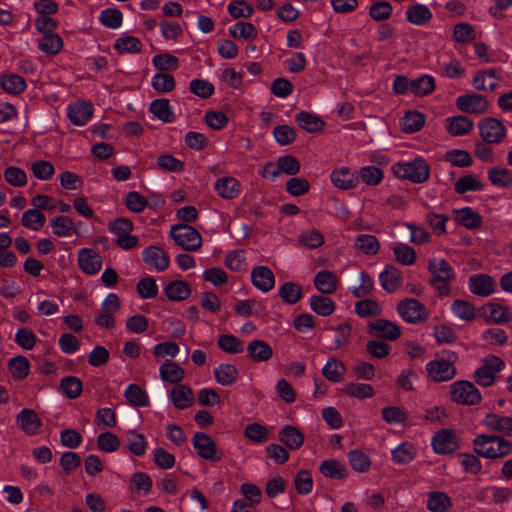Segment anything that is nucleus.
<instances>
[{
  "label": "nucleus",
  "mask_w": 512,
  "mask_h": 512,
  "mask_svg": "<svg viewBox=\"0 0 512 512\" xmlns=\"http://www.w3.org/2000/svg\"><path fill=\"white\" fill-rule=\"evenodd\" d=\"M38 46L42 52L49 55H56L63 47V40L58 34H45L39 40Z\"/></svg>",
  "instance_id": "nucleus-42"
},
{
  "label": "nucleus",
  "mask_w": 512,
  "mask_h": 512,
  "mask_svg": "<svg viewBox=\"0 0 512 512\" xmlns=\"http://www.w3.org/2000/svg\"><path fill=\"white\" fill-rule=\"evenodd\" d=\"M125 398L135 407H142L147 405V394L136 384H130L125 391Z\"/></svg>",
  "instance_id": "nucleus-60"
},
{
  "label": "nucleus",
  "mask_w": 512,
  "mask_h": 512,
  "mask_svg": "<svg viewBox=\"0 0 512 512\" xmlns=\"http://www.w3.org/2000/svg\"><path fill=\"white\" fill-rule=\"evenodd\" d=\"M458 359L456 352H450L448 359L433 360L427 363L426 370L429 378L435 382H445L453 379L457 373L454 362Z\"/></svg>",
  "instance_id": "nucleus-4"
},
{
  "label": "nucleus",
  "mask_w": 512,
  "mask_h": 512,
  "mask_svg": "<svg viewBox=\"0 0 512 512\" xmlns=\"http://www.w3.org/2000/svg\"><path fill=\"white\" fill-rule=\"evenodd\" d=\"M60 389L69 399L78 398L83 391L82 381L75 376H65L60 381Z\"/></svg>",
  "instance_id": "nucleus-36"
},
{
  "label": "nucleus",
  "mask_w": 512,
  "mask_h": 512,
  "mask_svg": "<svg viewBox=\"0 0 512 512\" xmlns=\"http://www.w3.org/2000/svg\"><path fill=\"white\" fill-rule=\"evenodd\" d=\"M238 375L237 368L232 364H221L214 371L216 381L223 386L235 383L238 379Z\"/></svg>",
  "instance_id": "nucleus-37"
},
{
  "label": "nucleus",
  "mask_w": 512,
  "mask_h": 512,
  "mask_svg": "<svg viewBox=\"0 0 512 512\" xmlns=\"http://www.w3.org/2000/svg\"><path fill=\"white\" fill-rule=\"evenodd\" d=\"M194 449L197 455L205 461L216 463L222 460L223 452L207 433L194 432Z\"/></svg>",
  "instance_id": "nucleus-5"
},
{
  "label": "nucleus",
  "mask_w": 512,
  "mask_h": 512,
  "mask_svg": "<svg viewBox=\"0 0 512 512\" xmlns=\"http://www.w3.org/2000/svg\"><path fill=\"white\" fill-rule=\"evenodd\" d=\"M367 333L374 338H382L388 341H395L401 336L400 327L383 318L368 322Z\"/></svg>",
  "instance_id": "nucleus-11"
},
{
  "label": "nucleus",
  "mask_w": 512,
  "mask_h": 512,
  "mask_svg": "<svg viewBox=\"0 0 512 512\" xmlns=\"http://www.w3.org/2000/svg\"><path fill=\"white\" fill-rule=\"evenodd\" d=\"M150 112L164 122H171L173 114L167 99H157L150 104Z\"/></svg>",
  "instance_id": "nucleus-59"
},
{
  "label": "nucleus",
  "mask_w": 512,
  "mask_h": 512,
  "mask_svg": "<svg viewBox=\"0 0 512 512\" xmlns=\"http://www.w3.org/2000/svg\"><path fill=\"white\" fill-rule=\"evenodd\" d=\"M487 177L492 185L500 188H512V171L506 167L494 166L488 170Z\"/></svg>",
  "instance_id": "nucleus-27"
},
{
  "label": "nucleus",
  "mask_w": 512,
  "mask_h": 512,
  "mask_svg": "<svg viewBox=\"0 0 512 512\" xmlns=\"http://www.w3.org/2000/svg\"><path fill=\"white\" fill-rule=\"evenodd\" d=\"M480 136L486 143H500L506 136V128L502 121L494 117L483 118L479 124Z\"/></svg>",
  "instance_id": "nucleus-10"
},
{
  "label": "nucleus",
  "mask_w": 512,
  "mask_h": 512,
  "mask_svg": "<svg viewBox=\"0 0 512 512\" xmlns=\"http://www.w3.org/2000/svg\"><path fill=\"white\" fill-rule=\"evenodd\" d=\"M487 307L490 310L489 320L494 323L505 324L511 321L512 314L507 307L495 303H488Z\"/></svg>",
  "instance_id": "nucleus-64"
},
{
  "label": "nucleus",
  "mask_w": 512,
  "mask_h": 512,
  "mask_svg": "<svg viewBox=\"0 0 512 512\" xmlns=\"http://www.w3.org/2000/svg\"><path fill=\"white\" fill-rule=\"evenodd\" d=\"M504 362L497 356H490L485 359L482 366L474 374L475 382L483 387L493 385L496 374L503 368Z\"/></svg>",
  "instance_id": "nucleus-9"
},
{
  "label": "nucleus",
  "mask_w": 512,
  "mask_h": 512,
  "mask_svg": "<svg viewBox=\"0 0 512 512\" xmlns=\"http://www.w3.org/2000/svg\"><path fill=\"white\" fill-rule=\"evenodd\" d=\"M315 287L323 294H332L336 291V277L327 270L318 272L314 278Z\"/></svg>",
  "instance_id": "nucleus-35"
},
{
  "label": "nucleus",
  "mask_w": 512,
  "mask_h": 512,
  "mask_svg": "<svg viewBox=\"0 0 512 512\" xmlns=\"http://www.w3.org/2000/svg\"><path fill=\"white\" fill-rule=\"evenodd\" d=\"M451 398L462 405H475L481 401L479 390L469 381H457L450 387Z\"/></svg>",
  "instance_id": "nucleus-7"
},
{
  "label": "nucleus",
  "mask_w": 512,
  "mask_h": 512,
  "mask_svg": "<svg viewBox=\"0 0 512 512\" xmlns=\"http://www.w3.org/2000/svg\"><path fill=\"white\" fill-rule=\"evenodd\" d=\"M53 233L58 237H68L76 232L73 220L68 216H57L51 220Z\"/></svg>",
  "instance_id": "nucleus-38"
},
{
  "label": "nucleus",
  "mask_w": 512,
  "mask_h": 512,
  "mask_svg": "<svg viewBox=\"0 0 512 512\" xmlns=\"http://www.w3.org/2000/svg\"><path fill=\"white\" fill-rule=\"evenodd\" d=\"M215 190L220 197L233 199L239 194L240 184L233 177H221L215 183Z\"/></svg>",
  "instance_id": "nucleus-29"
},
{
  "label": "nucleus",
  "mask_w": 512,
  "mask_h": 512,
  "mask_svg": "<svg viewBox=\"0 0 512 512\" xmlns=\"http://www.w3.org/2000/svg\"><path fill=\"white\" fill-rule=\"evenodd\" d=\"M331 181L336 187L346 190L356 186L357 178L348 168H341L332 172Z\"/></svg>",
  "instance_id": "nucleus-39"
},
{
  "label": "nucleus",
  "mask_w": 512,
  "mask_h": 512,
  "mask_svg": "<svg viewBox=\"0 0 512 512\" xmlns=\"http://www.w3.org/2000/svg\"><path fill=\"white\" fill-rule=\"evenodd\" d=\"M160 376L162 380L176 384L183 379L184 371L177 363L166 361L160 367Z\"/></svg>",
  "instance_id": "nucleus-44"
},
{
  "label": "nucleus",
  "mask_w": 512,
  "mask_h": 512,
  "mask_svg": "<svg viewBox=\"0 0 512 512\" xmlns=\"http://www.w3.org/2000/svg\"><path fill=\"white\" fill-rule=\"evenodd\" d=\"M379 281L385 291L393 293L402 284V273L394 266H386L379 275Z\"/></svg>",
  "instance_id": "nucleus-24"
},
{
  "label": "nucleus",
  "mask_w": 512,
  "mask_h": 512,
  "mask_svg": "<svg viewBox=\"0 0 512 512\" xmlns=\"http://www.w3.org/2000/svg\"><path fill=\"white\" fill-rule=\"evenodd\" d=\"M218 347L229 354L242 353L244 350V343L242 340L232 334H222L217 340Z\"/></svg>",
  "instance_id": "nucleus-40"
},
{
  "label": "nucleus",
  "mask_w": 512,
  "mask_h": 512,
  "mask_svg": "<svg viewBox=\"0 0 512 512\" xmlns=\"http://www.w3.org/2000/svg\"><path fill=\"white\" fill-rule=\"evenodd\" d=\"M0 87L8 93L19 94L26 88V82L19 75L7 74L0 77Z\"/></svg>",
  "instance_id": "nucleus-43"
},
{
  "label": "nucleus",
  "mask_w": 512,
  "mask_h": 512,
  "mask_svg": "<svg viewBox=\"0 0 512 512\" xmlns=\"http://www.w3.org/2000/svg\"><path fill=\"white\" fill-rule=\"evenodd\" d=\"M483 184L474 175H466L455 182V191L458 194H464L468 191H477L483 189Z\"/></svg>",
  "instance_id": "nucleus-61"
},
{
  "label": "nucleus",
  "mask_w": 512,
  "mask_h": 512,
  "mask_svg": "<svg viewBox=\"0 0 512 512\" xmlns=\"http://www.w3.org/2000/svg\"><path fill=\"white\" fill-rule=\"evenodd\" d=\"M355 312L362 318L374 317L381 314L382 309L378 302L372 299H364L356 302Z\"/></svg>",
  "instance_id": "nucleus-56"
},
{
  "label": "nucleus",
  "mask_w": 512,
  "mask_h": 512,
  "mask_svg": "<svg viewBox=\"0 0 512 512\" xmlns=\"http://www.w3.org/2000/svg\"><path fill=\"white\" fill-rule=\"evenodd\" d=\"M78 264L86 274H96L101 270L102 257L93 249L83 248L78 252Z\"/></svg>",
  "instance_id": "nucleus-14"
},
{
  "label": "nucleus",
  "mask_w": 512,
  "mask_h": 512,
  "mask_svg": "<svg viewBox=\"0 0 512 512\" xmlns=\"http://www.w3.org/2000/svg\"><path fill=\"white\" fill-rule=\"evenodd\" d=\"M455 212L457 213L456 221L467 229L475 230L482 226L483 220L481 215L470 207H465Z\"/></svg>",
  "instance_id": "nucleus-30"
},
{
  "label": "nucleus",
  "mask_w": 512,
  "mask_h": 512,
  "mask_svg": "<svg viewBox=\"0 0 512 512\" xmlns=\"http://www.w3.org/2000/svg\"><path fill=\"white\" fill-rule=\"evenodd\" d=\"M397 311L400 316L409 323H422L429 317L426 307L418 300L406 298L397 305Z\"/></svg>",
  "instance_id": "nucleus-6"
},
{
  "label": "nucleus",
  "mask_w": 512,
  "mask_h": 512,
  "mask_svg": "<svg viewBox=\"0 0 512 512\" xmlns=\"http://www.w3.org/2000/svg\"><path fill=\"white\" fill-rule=\"evenodd\" d=\"M17 424L26 434L34 435L38 432L42 422L35 411L24 408L17 416Z\"/></svg>",
  "instance_id": "nucleus-21"
},
{
  "label": "nucleus",
  "mask_w": 512,
  "mask_h": 512,
  "mask_svg": "<svg viewBox=\"0 0 512 512\" xmlns=\"http://www.w3.org/2000/svg\"><path fill=\"white\" fill-rule=\"evenodd\" d=\"M451 309L457 317L466 322L473 321L477 316L476 309L473 304L466 300H455L452 303Z\"/></svg>",
  "instance_id": "nucleus-50"
},
{
  "label": "nucleus",
  "mask_w": 512,
  "mask_h": 512,
  "mask_svg": "<svg viewBox=\"0 0 512 512\" xmlns=\"http://www.w3.org/2000/svg\"><path fill=\"white\" fill-rule=\"evenodd\" d=\"M120 308L121 302L119 297L114 293L108 294L102 302L100 313L95 317V324L101 328H114V315L119 312Z\"/></svg>",
  "instance_id": "nucleus-8"
},
{
  "label": "nucleus",
  "mask_w": 512,
  "mask_h": 512,
  "mask_svg": "<svg viewBox=\"0 0 512 512\" xmlns=\"http://www.w3.org/2000/svg\"><path fill=\"white\" fill-rule=\"evenodd\" d=\"M474 452L487 459H500L512 452L511 441L496 434H480L473 440Z\"/></svg>",
  "instance_id": "nucleus-1"
},
{
  "label": "nucleus",
  "mask_w": 512,
  "mask_h": 512,
  "mask_svg": "<svg viewBox=\"0 0 512 512\" xmlns=\"http://www.w3.org/2000/svg\"><path fill=\"white\" fill-rule=\"evenodd\" d=\"M251 279L253 285L263 291H270L275 285V276L271 269L266 266H257L252 269Z\"/></svg>",
  "instance_id": "nucleus-18"
},
{
  "label": "nucleus",
  "mask_w": 512,
  "mask_h": 512,
  "mask_svg": "<svg viewBox=\"0 0 512 512\" xmlns=\"http://www.w3.org/2000/svg\"><path fill=\"white\" fill-rule=\"evenodd\" d=\"M99 20L104 26L117 29L122 24L123 15L119 9L107 8L101 12Z\"/></svg>",
  "instance_id": "nucleus-62"
},
{
  "label": "nucleus",
  "mask_w": 512,
  "mask_h": 512,
  "mask_svg": "<svg viewBox=\"0 0 512 512\" xmlns=\"http://www.w3.org/2000/svg\"><path fill=\"white\" fill-rule=\"evenodd\" d=\"M348 460L352 468L360 473L367 472L371 467L370 458L363 451L358 449L348 453Z\"/></svg>",
  "instance_id": "nucleus-55"
},
{
  "label": "nucleus",
  "mask_w": 512,
  "mask_h": 512,
  "mask_svg": "<svg viewBox=\"0 0 512 512\" xmlns=\"http://www.w3.org/2000/svg\"><path fill=\"white\" fill-rule=\"evenodd\" d=\"M342 392L350 397L358 399L371 398L374 396V389L370 384L366 383H347Z\"/></svg>",
  "instance_id": "nucleus-47"
},
{
  "label": "nucleus",
  "mask_w": 512,
  "mask_h": 512,
  "mask_svg": "<svg viewBox=\"0 0 512 512\" xmlns=\"http://www.w3.org/2000/svg\"><path fill=\"white\" fill-rule=\"evenodd\" d=\"M451 506V498L445 492L433 491L428 494L427 509L431 512H447Z\"/></svg>",
  "instance_id": "nucleus-31"
},
{
  "label": "nucleus",
  "mask_w": 512,
  "mask_h": 512,
  "mask_svg": "<svg viewBox=\"0 0 512 512\" xmlns=\"http://www.w3.org/2000/svg\"><path fill=\"white\" fill-rule=\"evenodd\" d=\"M393 252L396 260L402 265H412L416 261V251L409 245L398 244L394 246Z\"/></svg>",
  "instance_id": "nucleus-63"
},
{
  "label": "nucleus",
  "mask_w": 512,
  "mask_h": 512,
  "mask_svg": "<svg viewBox=\"0 0 512 512\" xmlns=\"http://www.w3.org/2000/svg\"><path fill=\"white\" fill-rule=\"evenodd\" d=\"M495 281L487 274H477L469 278L470 291L479 296H489L494 292Z\"/></svg>",
  "instance_id": "nucleus-19"
},
{
  "label": "nucleus",
  "mask_w": 512,
  "mask_h": 512,
  "mask_svg": "<svg viewBox=\"0 0 512 512\" xmlns=\"http://www.w3.org/2000/svg\"><path fill=\"white\" fill-rule=\"evenodd\" d=\"M457 108L467 114H483L488 110L489 102L480 94H465L456 99Z\"/></svg>",
  "instance_id": "nucleus-12"
},
{
  "label": "nucleus",
  "mask_w": 512,
  "mask_h": 512,
  "mask_svg": "<svg viewBox=\"0 0 512 512\" xmlns=\"http://www.w3.org/2000/svg\"><path fill=\"white\" fill-rule=\"evenodd\" d=\"M166 296L173 301H181L190 295V287L183 281H173L165 287Z\"/></svg>",
  "instance_id": "nucleus-53"
},
{
  "label": "nucleus",
  "mask_w": 512,
  "mask_h": 512,
  "mask_svg": "<svg viewBox=\"0 0 512 512\" xmlns=\"http://www.w3.org/2000/svg\"><path fill=\"white\" fill-rule=\"evenodd\" d=\"M310 307L321 316H329L335 310V302L329 297L317 295L311 298Z\"/></svg>",
  "instance_id": "nucleus-48"
},
{
  "label": "nucleus",
  "mask_w": 512,
  "mask_h": 512,
  "mask_svg": "<svg viewBox=\"0 0 512 512\" xmlns=\"http://www.w3.org/2000/svg\"><path fill=\"white\" fill-rule=\"evenodd\" d=\"M170 236L175 244L186 251H192V226L188 224H176L170 229Z\"/></svg>",
  "instance_id": "nucleus-25"
},
{
  "label": "nucleus",
  "mask_w": 512,
  "mask_h": 512,
  "mask_svg": "<svg viewBox=\"0 0 512 512\" xmlns=\"http://www.w3.org/2000/svg\"><path fill=\"white\" fill-rule=\"evenodd\" d=\"M248 357L255 362H266L273 356L272 347L265 341L254 339L247 345Z\"/></svg>",
  "instance_id": "nucleus-20"
},
{
  "label": "nucleus",
  "mask_w": 512,
  "mask_h": 512,
  "mask_svg": "<svg viewBox=\"0 0 512 512\" xmlns=\"http://www.w3.org/2000/svg\"><path fill=\"white\" fill-rule=\"evenodd\" d=\"M192 391L189 387L184 385H175L171 390V398L173 404L178 409L188 408L191 404Z\"/></svg>",
  "instance_id": "nucleus-52"
},
{
  "label": "nucleus",
  "mask_w": 512,
  "mask_h": 512,
  "mask_svg": "<svg viewBox=\"0 0 512 512\" xmlns=\"http://www.w3.org/2000/svg\"><path fill=\"white\" fill-rule=\"evenodd\" d=\"M407 20L414 25H426L432 19V12L424 4H415L406 11Z\"/></svg>",
  "instance_id": "nucleus-33"
},
{
  "label": "nucleus",
  "mask_w": 512,
  "mask_h": 512,
  "mask_svg": "<svg viewBox=\"0 0 512 512\" xmlns=\"http://www.w3.org/2000/svg\"><path fill=\"white\" fill-rule=\"evenodd\" d=\"M143 261L157 271H164L169 266V256L158 246H149L144 249Z\"/></svg>",
  "instance_id": "nucleus-16"
},
{
  "label": "nucleus",
  "mask_w": 512,
  "mask_h": 512,
  "mask_svg": "<svg viewBox=\"0 0 512 512\" xmlns=\"http://www.w3.org/2000/svg\"><path fill=\"white\" fill-rule=\"evenodd\" d=\"M401 130L405 133H414L425 125V115L418 111H407L400 122Z\"/></svg>",
  "instance_id": "nucleus-32"
},
{
  "label": "nucleus",
  "mask_w": 512,
  "mask_h": 512,
  "mask_svg": "<svg viewBox=\"0 0 512 512\" xmlns=\"http://www.w3.org/2000/svg\"><path fill=\"white\" fill-rule=\"evenodd\" d=\"M434 89L435 81L430 75H423L410 82V90L417 96L429 95Z\"/></svg>",
  "instance_id": "nucleus-45"
},
{
  "label": "nucleus",
  "mask_w": 512,
  "mask_h": 512,
  "mask_svg": "<svg viewBox=\"0 0 512 512\" xmlns=\"http://www.w3.org/2000/svg\"><path fill=\"white\" fill-rule=\"evenodd\" d=\"M392 5L388 1H377L369 8V16L375 21H385L392 15Z\"/></svg>",
  "instance_id": "nucleus-58"
},
{
  "label": "nucleus",
  "mask_w": 512,
  "mask_h": 512,
  "mask_svg": "<svg viewBox=\"0 0 512 512\" xmlns=\"http://www.w3.org/2000/svg\"><path fill=\"white\" fill-rule=\"evenodd\" d=\"M483 424L489 431L512 436V417L488 413L483 420Z\"/></svg>",
  "instance_id": "nucleus-15"
},
{
  "label": "nucleus",
  "mask_w": 512,
  "mask_h": 512,
  "mask_svg": "<svg viewBox=\"0 0 512 512\" xmlns=\"http://www.w3.org/2000/svg\"><path fill=\"white\" fill-rule=\"evenodd\" d=\"M473 127V121L464 115H457L446 119L447 132L452 136L469 134Z\"/></svg>",
  "instance_id": "nucleus-23"
},
{
  "label": "nucleus",
  "mask_w": 512,
  "mask_h": 512,
  "mask_svg": "<svg viewBox=\"0 0 512 512\" xmlns=\"http://www.w3.org/2000/svg\"><path fill=\"white\" fill-rule=\"evenodd\" d=\"M392 170L398 178L407 179L413 183H424L430 175L429 165L422 158L406 163H396Z\"/></svg>",
  "instance_id": "nucleus-3"
},
{
  "label": "nucleus",
  "mask_w": 512,
  "mask_h": 512,
  "mask_svg": "<svg viewBox=\"0 0 512 512\" xmlns=\"http://www.w3.org/2000/svg\"><path fill=\"white\" fill-rule=\"evenodd\" d=\"M115 50L119 53H138L142 49L141 41L133 36L120 37L114 44Z\"/></svg>",
  "instance_id": "nucleus-57"
},
{
  "label": "nucleus",
  "mask_w": 512,
  "mask_h": 512,
  "mask_svg": "<svg viewBox=\"0 0 512 512\" xmlns=\"http://www.w3.org/2000/svg\"><path fill=\"white\" fill-rule=\"evenodd\" d=\"M432 274L430 285L437 291L440 297L450 294V284L455 278V272L449 262L445 259H430L427 266Z\"/></svg>",
  "instance_id": "nucleus-2"
},
{
  "label": "nucleus",
  "mask_w": 512,
  "mask_h": 512,
  "mask_svg": "<svg viewBox=\"0 0 512 512\" xmlns=\"http://www.w3.org/2000/svg\"><path fill=\"white\" fill-rule=\"evenodd\" d=\"M356 247L366 255H375L380 249V243L378 239L369 234H361L356 238Z\"/></svg>",
  "instance_id": "nucleus-51"
},
{
  "label": "nucleus",
  "mask_w": 512,
  "mask_h": 512,
  "mask_svg": "<svg viewBox=\"0 0 512 512\" xmlns=\"http://www.w3.org/2000/svg\"><path fill=\"white\" fill-rule=\"evenodd\" d=\"M278 440L290 450H298L304 443L303 433L293 425H285L278 433Z\"/></svg>",
  "instance_id": "nucleus-17"
},
{
  "label": "nucleus",
  "mask_w": 512,
  "mask_h": 512,
  "mask_svg": "<svg viewBox=\"0 0 512 512\" xmlns=\"http://www.w3.org/2000/svg\"><path fill=\"white\" fill-rule=\"evenodd\" d=\"M8 369L16 379H25L30 371V363L24 356H16L9 360Z\"/></svg>",
  "instance_id": "nucleus-49"
},
{
  "label": "nucleus",
  "mask_w": 512,
  "mask_h": 512,
  "mask_svg": "<svg viewBox=\"0 0 512 512\" xmlns=\"http://www.w3.org/2000/svg\"><path fill=\"white\" fill-rule=\"evenodd\" d=\"M244 435L249 440L259 444L266 443L270 438L268 429L259 423L248 424L245 427Z\"/></svg>",
  "instance_id": "nucleus-54"
},
{
  "label": "nucleus",
  "mask_w": 512,
  "mask_h": 512,
  "mask_svg": "<svg viewBox=\"0 0 512 512\" xmlns=\"http://www.w3.org/2000/svg\"><path fill=\"white\" fill-rule=\"evenodd\" d=\"M295 119L302 129L310 133L320 132L325 126L324 120H322L319 116L307 111L299 112Z\"/></svg>",
  "instance_id": "nucleus-28"
},
{
  "label": "nucleus",
  "mask_w": 512,
  "mask_h": 512,
  "mask_svg": "<svg viewBox=\"0 0 512 512\" xmlns=\"http://www.w3.org/2000/svg\"><path fill=\"white\" fill-rule=\"evenodd\" d=\"M45 222V215L38 209H28L21 218V223L24 227L35 231L42 228Z\"/></svg>",
  "instance_id": "nucleus-46"
},
{
  "label": "nucleus",
  "mask_w": 512,
  "mask_h": 512,
  "mask_svg": "<svg viewBox=\"0 0 512 512\" xmlns=\"http://www.w3.org/2000/svg\"><path fill=\"white\" fill-rule=\"evenodd\" d=\"M280 298L287 304H295L302 298V287L294 282H285L279 288Z\"/></svg>",
  "instance_id": "nucleus-41"
},
{
  "label": "nucleus",
  "mask_w": 512,
  "mask_h": 512,
  "mask_svg": "<svg viewBox=\"0 0 512 512\" xmlns=\"http://www.w3.org/2000/svg\"><path fill=\"white\" fill-rule=\"evenodd\" d=\"M346 373V366L336 357H330L322 368V375L328 381L341 382Z\"/></svg>",
  "instance_id": "nucleus-26"
},
{
  "label": "nucleus",
  "mask_w": 512,
  "mask_h": 512,
  "mask_svg": "<svg viewBox=\"0 0 512 512\" xmlns=\"http://www.w3.org/2000/svg\"><path fill=\"white\" fill-rule=\"evenodd\" d=\"M93 115V106L84 101L76 102L71 105L68 109L69 120L74 125H84L87 123Z\"/></svg>",
  "instance_id": "nucleus-22"
},
{
  "label": "nucleus",
  "mask_w": 512,
  "mask_h": 512,
  "mask_svg": "<svg viewBox=\"0 0 512 512\" xmlns=\"http://www.w3.org/2000/svg\"><path fill=\"white\" fill-rule=\"evenodd\" d=\"M319 471L327 478L344 479L347 469L343 463L336 459L325 460L320 464Z\"/></svg>",
  "instance_id": "nucleus-34"
},
{
  "label": "nucleus",
  "mask_w": 512,
  "mask_h": 512,
  "mask_svg": "<svg viewBox=\"0 0 512 512\" xmlns=\"http://www.w3.org/2000/svg\"><path fill=\"white\" fill-rule=\"evenodd\" d=\"M432 445L436 453L450 454L459 449V439L453 430L442 429L434 435Z\"/></svg>",
  "instance_id": "nucleus-13"
}]
</instances>
